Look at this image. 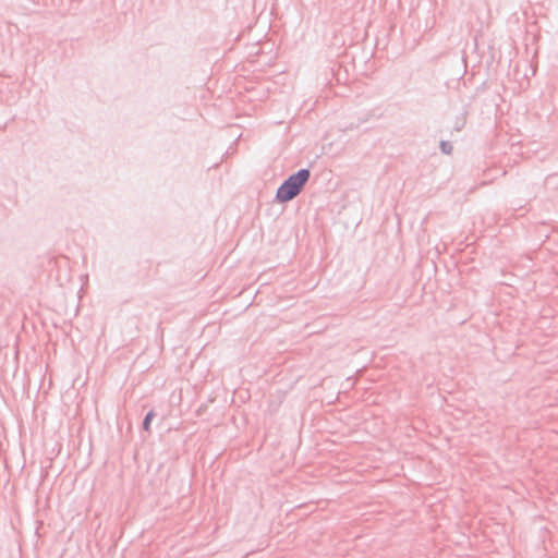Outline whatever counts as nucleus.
Returning a JSON list of instances; mask_svg holds the SVG:
<instances>
[{"label":"nucleus","mask_w":558,"mask_h":558,"mask_svg":"<svg viewBox=\"0 0 558 558\" xmlns=\"http://www.w3.org/2000/svg\"><path fill=\"white\" fill-rule=\"evenodd\" d=\"M155 411L154 410H150L144 417V421H143V429L146 430V432H149L150 429V422L151 420L155 417Z\"/></svg>","instance_id":"nucleus-2"},{"label":"nucleus","mask_w":558,"mask_h":558,"mask_svg":"<svg viewBox=\"0 0 558 558\" xmlns=\"http://www.w3.org/2000/svg\"><path fill=\"white\" fill-rule=\"evenodd\" d=\"M439 146H440V150L444 154L450 155L452 153L453 147L450 142L441 141Z\"/></svg>","instance_id":"nucleus-3"},{"label":"nucleus","mask_w":558,"mask_h":558,"mask_svg":"<svg viewBox=\"0 0 558 558\" xmlns=\"http://www.w3.org/2000/svg\"><path fill=\"white\" fill-rule=\"evenodd\" d=\"M310 177L311 172L308 169H300L296 173L291 174L278 187L276 199L280 203L292 201L301 193Z\"/></svg>","instance_id":"nucleus-1"},{"label":"nucleus","mask_w":558,"mask_h":558,"mask_svg":"<svg viewBox=\"0 0 558 558\" xmlns=\"http://www.w3.org/2000/svg\"><path fill=\"white\" fill-rule=\"evenodd\" d=\"M465 122H466V118H465V116H462V117L457 121L454 129H456L457 131H460V130L465 125Z\"/></svg>","instance_id":"nucleus-4"}]
</instances>
